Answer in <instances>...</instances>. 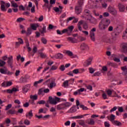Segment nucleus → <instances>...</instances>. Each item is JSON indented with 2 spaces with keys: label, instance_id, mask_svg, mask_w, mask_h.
<instances>
[{
  "label": "nucleus",
  "instance_id": "obj_26",
  "mask_svg": "<svg viewBox=\"0 0 127 127\" xmlns=\"http://www.w3.org/2000/svg\"><path fill=\"white\" fill-rule=\"evenodd\" d=\"M111 23V21L109 19H107L104 22V25L106 27H108L109 25H110Z\"/></svg>",
  "mask_w": 127,
  "mask_h": 127
},
{
  "label": "nucleus",
  "instance_id": "obj_46",
  "mask_svg": "<svg viewBox=\"0 0 127 127\" xmlns=\"http://www.w3.org/2000/svg\"><path fill=\"white\" fill-rule=\"evenodd\" d=\"M78 6H82V4L84 3V0H79L78 1Z\"/></svg>",
  "mask_w": 127,
  "mask_h": 127
},
{
  "label": "nucleus",
  "instance_id": "obj_40",
  "mask_svg": "<svg viewBox=\"0 0 127 127\" xmlns=\"http://www.w3.org/2000/svg\"><path fill=\"white\" fill-rule=\"evenodd\" d=\"M107 95H108L109 97H112L113 90L109 89L107 91Z\"/></svg>",
  "mask_w": 127,
  "mask_h": 127
},
{
  "label": "nucleus",
  "instance_id": "obj_3",
  "mask_svg": "<svg viewBox=\"0 0 127 127\" xmlns=\"http://www.w3.org/2000/svg\"><path fill=\"white\" fill-rule=\"evenodd\" d=\"M50 103L51 105H57L58 103H60V98L55 96L53 98L52 97L50 96L49 97Z\"/></svg>",
  "mask_w": 127,
  "mask_h": 127
},
{
  "label": "nucleus",
  "instance_id": "obj_50",
  "mask_svg": "<svg viewBox=\"0 0 127 127\" xmlns=\"http://www.w3.org/2000/svg\"><path fill=\"white\" fill-rule=\"evenodd\" d=\"M46 103V102L44 100H41L37 102V104H39V105H44Z\"/></svg>",
  "mask_w": 127,
  "mask_h": 127
},
{
  "label": "nucleus",
  "instance_id": "obj_33",
  "mask_svg": "<svg viewBox=\"0 0 127 127\" xmlns=\"http://www.w3.org/2000/svg\"><path fill=\"white\" fill-rule=\"evenodd\" d=\"M121 69L122 70V71H123V73H124V74H125V75H127V66L122 67Z\"/></svg>",
  "mask_w": 127,
  "mask_h": 127
},
{
  "label": "nucleus",
  "instance_id": "obj_52",
  "mask_svg": "<svg viewBox=\"0 0 127 127\" xmlns=\"http://www.w3.org/2000/svg\"><path fill=\"white\" fill-rule=\"evenodd\" d=\"M20 81L21 83H26V82H27V80L24 77H21L20 78Z\"/></svg>",
  "mask_w": 127,
  "mask_h": 127
},
{
  "label": "nucleus",
  "instance_id": "obj_27",
  "mask_svg": "<svg viewBox=\"0 0 127 127\" xmlns=\"http://www.w3.org/2000/svg\"><path fill=\"white\" fill-rule=\"evenodd\" d=\"M38 53L40 55V57H41V58H42V59H44V58H46V57H47V55L39 51Z\"/></svg>",
  "mask_w": 127,
  "mask_h": 127
},
{
  "label": "nucleus",
  "instance_id": "obj_12",
  "mask_svg": "<svg viewBox=\"0 0 127 127\" xmlns=\"http://www.w3.org/2000/svg\"><path fill=\"white\" fill-rule=\"evenodd\" d=\"M118 7L119 9V11L120 12H124L126 9V7H125V5L122 4V3H119L118 4Z\"/></svg>",
  "mask_w": 127,
  "mask_h": 127
},
{
  "label": "nucleus",
  "instance_id": "obj_43",
  "mask_svg": "<svg viewBox=\"0 0 127 127\" xmlns=\"http://www.w3.org/2000/svg\"><path fill=\"white\" fill-rule=\"evenodd\" d=\"M83 115H79L77 116H74L72 117V119H83Z\"/></svg>",
  "mask_w": 127,
  "mask_h": 127
},
{
  "label": "nucleus",
  "instance_id": "obj_49",
  "mask_svg": "<svg viewBox=\"0 0 127 127\" xmlns=\"http://www.w3.org/2000/svg\"><path fill=\"white\" fill-rule=\"evenodd\" d=\"M25 43H26V47L27 48L29 47V42H28V40L27 39H25Z\"/></svg>",
  "mask_w": 127,
  "mask_h": 127
},
{
  "label": "nucleus",
  "instance_id": "obj_32",
  "mask_svg": "<svg viewBox=\"0 0 127 127\" xmlns=\"http://www.w3.org/2000/svg\"><path fill=\"white\" fill-rule=\"evenodd\" d=\"M115 119H116V116H115L113 114H112L109 118V121H110V122H111L113 123L115 121Z\"/></svg>",
  "mask_w": 127,
  "mask_h": 127
},
{
  "label": "nucleus",
  "instance_id": "obj_20",
  "mask_svg": "<svg viewBox=\"0 0 127 127\" xmlns=\"http://www.w3.org/2000/svg\"><path fill=\"white\" fill-rule=\"evenodd\" d=\"M83 23H84V21L83 20H81L78 22L77 24V27L79 31H82V27L81 25L83 24Z\"/></svg>",
  "mask_w": 127,
  "mask_h": 127
},
{
  "label": "nucleus",
  "instance_id": "obj_19",
  "mask_svg": "<svg viewBox=\"0 0 127 127\" xmlns=\"http://www.w3.org/2000/svg\"><path fill=\"white\" fill-rule=\"evenodd\" d=\"M67 41L71 42V43H76L77 42V39L75 38L68 37L67 38Z\"/></svg>",
  "mask_w": 127,
  "mask_h": 127
},
{
  "label": "nucleus",
  "instance_id": "obj_23",
  "mask_svg": "<svg viewBox=\"0 0 127 127\" xmlns=\"http://www.w3.org/2000/svg\"><path fill=\"white\" fill-rule=\"evenodd\" d=\"M26 118H29V119H30V118H32V117H33V114L32 113V110H31L29 112H27L26 114Z\"/></svg>",
  "mask_w": 127,
  "mask_h": 127
},
{
  "label": "nucleus",
  "instance_id": "obj_55",
  "mask_svg": "<svg viewBox=\"0 0 127 127\" xmlns=\"http://www.w3.org/2000/svg\"><path fill=\"white\" fill-rule=\"evenodd\" d=\"M86 89H87V90H89V91H93V86L90 85H87L86 86Z\"/></svg>",
  "mask_w": 127,
  "mask_h": 127
},
{
  "label": "nucleus",
  "instance_id": "obj_56",
  "mask_svg": "<svg viewBox=\"0 0 127 127\" xmlns=\"http://www.w3.org/2000/svg\"><path fill=\"white\" fill-rule=\"evenodd\" d=\"M45 32H46V27L44 26L42 29V30H41V33H45Z\"/></svg>",
  "mask_w": 127,
  "mask_h": 127
},
{
  "label": "nucleus",
  "instance_id": "obj_28",
  "mask_svg": "<svg viewBox=\"0 0 127 127\" xmlns=\"http://www.w3.org/2000/svg\"><path fill=\"white\" fill-rule=\"evenodd\" d=\"M112 95L111 96L113 98H121V96H119L118 94H117V92L115 91L114 90H112Z\"/></svg>",
  "mask_w": 127,
  "mask_h": 127
},
{
  "label": "nucleus",
  "instance_id": "obj_36",
  "mask_svg": "<svg viewBox=\"0 0 127 127\" xmlns=\"http://www.w3.org/2000/svg\"><path fill=\"white\" fill-rule=\"evenodd\" d=\"M79 107L81 109L83 110V111H87L89 110V108H88L87 106H85L84 105H80Z\"/></svg>",
  "mask_w": 127,
  "mask_h": 127
},
{
  "label": "nucleus",
  "instance_id": "obj_30",
  "mask_svg": "<svg viewBox=\"0 0 127 127\" xmlns=\"http://www.w3.org/2000/svg\"><path fill=\"white\" fill-rule=\"evenodd\" d=\"M7 114H8V115H14L15 114H16V111H15V110L10 109L8 111Z\"/></svg>",
  "mask_w": 127,
  "mask_h": 127
},
{
  "label": "nucleus",
  "instance_id": "obj_8",
  "mask_svg": "<svg viewBox=\"0 0 127 127\" xmlns=\"http://www.w3.org/2000/svg\"><path fill=\"white\" fill-rule=\"evenodd\" d=\"M73 29H74V26H70L67 29H64V32H67L70 35L72 33V31H73Z\"/></svg>",
  "mask_w": 127,
  "mask_h": 127
},
{
  "label": "nucleus",
  "instance_id": "obj_37",
  "mask_svg": "<svg viewBox=\"0 0 127 127\" xmlns=\"http://www.w3.org/2000/svg\"><path fill=\"white\" fill-rule=\"evenodd\" d=\"M32 30L30 28H28L27 32H26V34L27 36H28V35H30L31 34Z\"/></svg>",
  "mask_w": 127,
  "mask_h": 127
},
{
  "label": "nucleus",
  "instance_id": "obj_42",
  "mask_svg": "<svg viewBox=\"0 0 127 127\" xmlns=\"http://www.w3.org/2000/svg\"><path fill=\"white\" fill-rule=\"evenodd\" d=\"M84 13L85 14H86L87 16H89V17H91V15H90V10L88 9H85L84 10Z\"/></svg>",
  "mask_w": 127,
  "mask_h": 127
},
{
  "label": "nucleus",
  "instance_id": "obj_59",
  "mask_svg": "<svg viewBox=\"0 0 127 127\" xmlns=\"http://www.w3.org/2000/svg\"><path fill=\"white\" fill-rule=\"evenodd\" d=\"M117 109H118V107L117 106H115L112 109H111V110H110V113H113V112H115L117 111Z\"/></svg>",
  "mask_w": 127,
  "mask_h": 127
},
{
  "label": "nucleus",
  "instance_id": "obj_5",
  "mask_svg": "<svg viewBox=\"0 0 127 127\" xmlns=\"http://www.w3.org/2000/svg\"><path fill=\"white\" fill-rule=\"evenodd\" d=\"M0 73H1V74H4L5 75H11V74H12V72L8 71L7 68L6 67L0 68Z\"/></svg>",
  "mask_w": 127,
  "mask_h": 127
},
{
  "label": "nucleus",
  "instance_id": "obj_47",
  "mask_svg": "<svg viewBox=\"0 0 127 127\" xmlns=\"http://www.w3.org/2000/svg\"><path fill=\"white\" fill-rule=\"evenodd\" d=\"M43 92H44V89L41 88L39 90L38 94V95H43Z\"/></svg>",
  "mask_w": 127,
  "mask_h": 127
},
{
  "label": "nucleus",
  "instance_id": "obj_11",
  "mask_svg": "<svg viewBox=\"0 0 127 127\" xmlns=\"http://www.w3.org/2000/svg\"><path fill=\"white\" fill-rule=\"evenodd\" d=\"M30 89V84H27L22 88L23 93H25L28 92V90Z\"/></svg>",
  "mask_w": 127,
  "mask_h": 127
},
{
  "label": "nucleus",
  "instance_id": "obj_39",
  "mask_svg": "<svg viewBox=\"0 0 127 127\" xmlns=\"http://www.w3.org/2000/svg\"><path fill=\"white\" fill-rule=\"evenodd\" d=\"M11 4L12 6H13L14 7H18V5L16 3H15V2H14V0H12L11 1Z\"/></svg>",
  "mask_w": 127,
  "mask_h": 127
},
{
  "label": "nucleus",
  "instance_id": "obj_1",
  "mask_svg": "<svg viewBox=\"0 0 127 127\" xmlns=\"http://www.w3.org/2000/svg\"><path fill=\"white\" fill-rule=\"evenodd\" d=\"M2 59H3L4 61H5V60L7 59L8 60L7 64L8 66H9V67H11V68L13 67V59L12 56H10L8 58H7L6 56H5L3 57Z\"/></svg>",
  "mask_w": 127,
  "mask_h": 127
},
{
  "label": "nucleus",
  "instance_id": "obj_9",
  "mask_svg": "<svg viewBox=\"0 0 127 127\" xmlns=\"http://www.w3.org/2000/svg\"><path fill=\"white\" fill-rule=\"evenodd\" d=\"M75 11L76 14H80L82 12V6L76 5L75 8Z\"/></svg>",
  "mask_w": 127,
  "mask_h": 127
},
{
  "label": "nucleus",
  "instance_id": "obj_15",
  "mask_svg": "<svg viewBox=\"0 0 127 127\" xmlns=\"http://www.w3.org/2000/svg\"><path fill=\"white\" fill-rule=\"evenodd\" d=\"M99 28L100 30H105L106 28H108V27H106L103 22H101L99 23Z\"/></svg>",
  "mask_w": 127,
  "mask_h": 127
},
{
  "label": "nucleus",
  "instance_id": "obj_2",
  "mask_svg": "<svg viewBox=\"0 0 127 127\" xmlns=\"http://www.w3.org/2000/svg\"><path fill=\"white\" fill-rule=\"evenodd\" d=\"M45 84L48 85V86L50 89H52L56 86V83H55V80L53 78H50L48 79L45 81Z\"/></svg>",
  "mask_w": 127,
  "mask_h": 127
},
{
  "label": "nucleus",
  "instance_id": "obj_45",
  "mask_svg": "<svg viewBox=\"0 0 127 127\" xmlns=\"http://www.w3.org/2000/svg\"><path fill=\"white\" fill-rule=\"evenodd\" d=\"M5 65V62L0 60V67H3Z\"/></svg>",
  "mask_w": 127,
  "mask_h": 127
},
{
  "label": "nucleus",
  "instance_id": "obj_34",
  "mask_svg": "<svg viewBox=\"0 0 127 127\" xmlns=\"http://www.w3.org/2000/svg\"><path fill=\"white\" fill-rule=\"evenodd\" d=\"M44 80H45L44 79H40L39 81H35L34 83V86H37L38 84H40L42 83V82H43Z\"/></svg>",
  "mask_w": 127,
  "mask_h": 127
},
{
  "label": "nucleus",
  "instance_id": "obj_29",
  "mask_svg": "<svg viewBox=\"0 0 127 127\" xmlns=\"http://www.w3.org/2000/svg\"><path fill=\"white\" fill-rule=\"evenodd\" d=\"M30 98L33 101H36V100L38 99V96H37V95H30Z\"/></svg>",
  "mask_w": 127,
  "mask_h": 127
},
{
  "label": "nucleus",
  "instance_id": "obj_25",
  "mask_svg": "<svg viewBox=\"0 0 127 127\" xmlns=\"http://www.w3.org/2000/svg\"><path fill=\"white\" fill-rule=\"evenodd\" d=\"M114 126H117V127H121L122 126V123L118 121H114L112 123Z\"/></svg>",
  "mask_w": 127,
  "mask_h": 127
},
{
  "label": "nucleus",
  "instance_id": "obj_48",
  "mask_svg": "<svg viewBox=\"0 0 127 127\" xmlns=\"http://www.w3.org/2000/svg\"><path fill=\"white\" fill-rule=\"evenodd\" d=\"M57 34H59L60 35H62V34H64V30H63L62 32L60 31V30H57Z\"/></svg>",
  "mask_w": 127,
  "mask_h": 127
},
{
  "label": "nucleus",
  "instance_id": "obj_63",
  "mask_svg": "<svg viewBox=\"0 0 127 127\" xmlns=\"http://www.w3.org/2000/svg\"><path fill=\"white\" fill-rule=\"evenodd\" d=\"M18 42L20 43V44H23L24 42H23V40H22V39L19 38H18Z\"/></svg>",
  "mask_w": 127,
  "mask_h": 127
},
{
  "label": "nucleus",
  "instance_id": "obj_41",
  "mask_svg": "<svg viewBox=\"0 0 127 127\" xmlns=\"http://www.w3.org/2000/svg\"><path fill=\"white\" fill-rule=\"evenodd\" d=\"M102 98L104 99V100H108V96L107 95V94L105 93V92H103L102 93Z\"/></svg>",
  "mask_w": 127,
  "mask_h": 127
},
{
  "label": "nucleus",
  "instance_id": "obj_13",
  "mask_svg": "<svg viewBox=\"0 0 127 127\" xmlns=\"http://www.w3.org/2000/svg\"><path fill=\"white\" fill-rule=\"evenodd\" d=\"M80 49L81 50H89V46L85 43H82L80 45Z\"/></svg>",
  "mask_w": 127,
  "mask_h": 127
},
{
  "label": "nucleus",
  "instance_id": "obj_54",
  "mask_svg": "<svg viewBox=\"0 0 127 127\" xmlns=\"http://www.w3.org/2000/svg\"><path fill=\"white\" fill-rule=\"evenodd\" d=\"M83 27L85 30H87L88 28H89V26H88V24L87 23L84 24L83 25Z\"/></svg>",
  "mask_w": 127,
  "mask_h": 127
},
{
  "label": "nucleus",
  "instance_id": "obj_38",
  "mask_svg": "<svg viewBox=\"0 0 127 127\" xmlns=\"http://www.w3.org/2000/svg\"><path fill=\"white\" fill-rule=\"evenodd\" d=\"M62 109H64V104H59L57 106L58 110H62Z\"/></svg>",
  "mask_w": 127,
  "mask_h": 127
},
{
  "label": "nucleus",
  "instance_id": "obj_14",
  "mask_svg": "<svg viewBox=\"0 0 127 127\" xmlns=\"http://www.w3.org/2000/svg\"><path fill=\"white\" fill-rule=\"evenodd\" d=\"M12 85V82L11 81H4L2 84V87H9V86H11Z\"/></svg>",
  "mask_w": 127,
  "mask_h": 127
},
{
  "label": "nucleus",
  "instance_id": "obj_64",
  "mask_svg": "<svg viewBox=\"0 0 127 127\" xmlns=\"http://www.w3.org/2000/svg\"><path fill=\"white\" fill-rule=\"evenodd\" d=\"M104 126L105 127H110V123H109V122H105L104 123Z\"/></svg>",
  "mask_w": 127,
  "mask_h": 127
},
{
  "label": "nucleus",
  "instance_id": "obj_22",
  "mask_svg": "<svg viewBox=\"0 0 127 127\" xmlns=\"http://www.w3.org/2000/svg\"><path fill=\"white\" fill-rule=\"evenodd\" d=\"M93 59L92 58H89L85 62V64L86 66H89V65H91L92 64V61Z\"/></svg>",
  "mask_w": 127,
  "mask_h": 127
},
{
  "label": "nucleus",
  "instance_id": "obj_58",
  "mask_svg": "<svg viewBox=\"0 0 127 127\" xmlns=\"http://www.w3.org/2000/svg\"><path fill=\"white\" fill-rule=\"evenodd\" d=\"M118 110L120 113L124 112V108L123 107H118Z\"/></svg>",
  "mask_w": 127,
  "mask_h": 127
},
{
  "label": "nucleus",
  "instance_id": "obj_17",
  "mask_svg": "<svg viewBox=\"0 0 127 127\" xmlns=\"http://www.w3.org/2000/svg\"><path fill=\"white\" fill-rule=\"evenodd\" d=\"M87 124L88 125H90V126H94L95 125V121L93 119H89L86 121Z\"/></svg>",
  "mask_w": 127,
  "mask_h": 127
},
{
  "label": "nucleus",
  "instance_id": "obj_57",
  "mask_svg": "<svg viewBox=\"0 0 127 127\" xmlns=\"http://www.w3.org/2000/svg\"><path fill=\"white\" fill-rule=\"evenodd\" d=\"M11 107H12V104H8V105L6 106L5 111L9 110Z\"/></svg>",
  "mask_w": 127,
  "mask_h": 127
},
{
  "label": "nucleus",
  "instance_id": "obj_44",
  "mask_svg": "<svg viewBox=\"0 0 127 127\" xmlns=\"http://www.w3.org/2000/svg\"><path fill=\"white\" fill-rule=\"evenodd\" d=\"M121 47L123 48V49H127V44L126 43H123L121 45Z\"/></svg>",
  "mask_w": 127,
  "mask_h": 127
},
{
  "label": "nucleus",
  "instance_id": "obj_4",
  "mask_svg": "<svg viewBox=\"0 0 127 127\" xmlns=\"http://www.w3.org/2000/svg\"><path fill=\"white\" fill-rule=\"evenodd\" d=\"M75 79L74 78H71L70 79L65 80L64 81V88H69L70 87V85H73Z\"/></svg>",
  "mask_w": 127,
  "mask_h": 127
},
{
  "label": "nucleus",
  "instance_id": "obj_7",
  "mask_svg": "<svg viewBox=\"0 0 127 127\" xmlns=\"http://www.w3.org/2000/svg\"><path fill=\"white\" fill-rule=\"evenodd\" d=\"M108 11H109L111 14H113V15L117 14V10H116L115 7L110 5L108 8Z\"/></svg>",
  "mask_w": 127,
  "mask_h": 127
},
{
  "label": "nucleus",
  "instance_id": "obj_53",
  "mask_svg": "<svg viewBox=\"0 0 127 127\" xmlns=\"http://www.w3.org/2000/svg\"><path fill=\"white\" fill-rule=\"evenodd\" d=\"M41 41L43 44H46L47 43V40L45 38H42Z\"/></svg>",
  "mask_w": 127,
  "mask_h": 127
},
{
  "label": "nucleus",
  "instance_id": "obj_10",
  "mask_svg": "<svg viewBox=\"0 0 127 127\" xmlns=\"http://www.w3.org/2000/svg\"><path fill=\"white\" fill-rule=\"evenodd\" d=\"M64 54L65 55H67L70 58H75V56H74V54H73V53L70 51H64Z\"/></svg>",
  "mask_w": 127,
  "mask_h": 127
},
{
  "label": "nucleus",
  "instance_id": "obj_21",
  "mask_svg": "<svg viewBox=\"0 0 127 127\" xmlns=\"http://www.w3.org/2000/svg\"><path fill=\"white\" fill-rule=\"evenodd\" d=\"M5 4V2L3 1H1V6H0V8L2 11H6V9H5V6L4 5Z\"/></svg>",
  "mask_w": 127,
  "mask_h": 127
},
{
  "label": "nucleus",
  "instance_id": "obj_35",
  "mask_svg": "<svg viewBox=\"0 0 127 127\" xmlns=\"http://www.w3.org/2000/svg\"><path fill=\"white\" fill-rule=\"evenodd\" d=\"M55 57V58H56V59H61V58H63V55L59 53V54L56 55Z\"/></svg>",
  "mask_w": 127,
  "mask_h": 127
},
{
  "label": "nucleus",
  "instance_id": "obj_62",
  "mask_svg": "<svg viewBox=\"0 0 127 127\" xmlns=\"http://www.w3.org/2000/svg\"><path fill=\"white\" fill-rule=\"evenodd\" d=\"M36 52H37V47L34 46L33 49V53L35 54Z\"/></svg>",
  "mask_w": 127,
  "mask_h": 127
},
{
  "label": "nucleus",
  "instance_id": "obj_61",
  "mask_svg": "<svg viewBox=\"0 0 127 127\" xmlns=\"http://www.w3.org/2000/svg\"><path fill=\"white\" fill-rule=\"evenodd\" d=\"M72 73H73V74H78L79 73V69H75L73 70Z\"/></svg>",
  "mask_w": 127,
  "mask_h": 127
},
{
  "label": "nucleus",
  "instance_id": "obj_16",
  "mask_svg": "<svg viewBox=\"0 0 127 127\" xmlns=\"http://www.w3.org/2000/svg\"><path fill=\"white\" fill-rule=\"evenodd\" d=\"M39 26V24L38 23H33L31 24V28L33 30H36Z\"/></svg>",
  "mask_w": 127,
  "mask_h": 127
},
{
  "label": "nucleus",
  "instance_id": "obj_24",
  "mask_svg": "<svg viewBox=\"0 0 127 127\" xmlns=\"http://www.w3.org/2000/svg\"><path fill=\"white\" fill-rule=\"evenodd\" d=\"M64 15L63 14L61 17H60V24L62 26H64Z\"/></svg>",
  "mask_w": 127,
  "mask_h": 127
},
{
  "label": "nucleus",
  "instance_id": "obj_6",
  "mask_svg": "<svg viewBox=\"0 0 127 127\" xmlns=\"http://www.w3.org/2000/svg\"><path fill=\"white\" fill-rule=\"evenodd\" d=\"M96 31V28H93L90 31V36L92 41H95L96 39L95 38V32Z\"/></svg>",
  "mask_w": 127,
  "mask_h": 127
},
{
  "label": "nucleus",
  "instance_id": "obj_18",
  "mask_svg": "<svg viewBox=\"0 0 127 127\" xmlns=\"http://www.w3.org/2000/svg\"><path fill=\"white\" fill-rule=\"evenodd\" d=\"M72 105V104L70 102H66V100H64V110L66 109H68V108L71 107Z\"/></svg>",
  "mask_w": 127,
  "mask_h": 127
},
{
  "label": "nucleus",
  "instance_id": "obj_31",
  "mask_svg": "<svg viewBox=\"0 0 127 127\" xmlns=\"http://www.w3.org/2000/svg\"><path fill=\"white\" fill-rule=\"evenodd\" d=\"M68 113H75V112H77V109H76V107H72L68 110Z\"/></svg>",
  "mask_w": 127,
  "mask_h": 127
},
{
  "label": "nucleus",
  "instance_id": "obj_60",
  "mask_svg": "<svg viewBox=\"0 0 127 127\" xmlns=\"http://www.w3.org/2000/svg\"><path fill=\"white\" fill-rule=\"evenodd\" d=\"M89 73H90V74H93V73H94V72L95 71V69L92 67H90L89 68Z\"/></svg>",
  "mask_w": 127,
  "mask_h": 127
},
{
  "label": "nucleus",
  "instance_id": "obj_51",
  "mask_svg": "<svg viewBox=\"0 0 127 127\" xmlns=\"http://www.w3.org/2000/svg\"><path fill=\"white\" fill-rule=\"evenodd\" d=\"M23 20H25V19L19 17L16 20V21L17 22H21V21H23Z\"/></svg>",
  "mask_w": 127,
  "mask_h": 127
}]
</instances>
